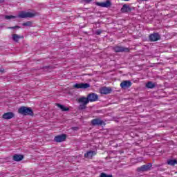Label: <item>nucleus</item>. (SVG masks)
<instances>
[{
	"label": "nucleus",
	"instance_id": "1",
	"mask_svg": "<svg viewBox=\"0 0 177 177\" xmlns=\"http://www.w3.org/2000/svg\"><path fill=\"white\" fill-rule=\"evenodd\" d=\"M19 114H21L22 115H34V112L31 108H28L26 106H21L18 109Z\"/></svg>",
	"mask_w": 177,
	"mask_h": 177
},
{
	"label": "nucleus",
	"instance_id": "2",
	"mask_svg": "<svg viewBox=\"0 0 177 177\" xmlns=\"http://www.w3.org/2000/svg\"><path fill=\"white\" fill-rule=\"evenodd\" d=\"M77 102L81 104L79 106V110H85V109H86V105L89 103L87 97H82L78 99Z\"/></svg>",
	"mask_w": 177,
	"mask_h": 177
},
{
	"label": "nucleus",
	"instance_id": "3",
	"mask_svg": "<svg viewBox=\"0 0 177 177\" xmlns=\"http://www.w3.org/2000/svg\"><path fill=\"white\" fill-rule=\"evenodd\" d=\"M151 167H153V165L151 163H148L138 167L137 171L138 172H146L147 171H150V169H151Z\"/></svg>",
	"mask_w": 177,
	"mask_h": 177
},
{
	"label": "nucleus",
	"instance_id": "4",
	"mask_svg": "<svg viewBox=\"0 0 177 177\" xmlns=\"http://www.w3.org/2000/svg\"><path fill=\"white\" fill-rule=\"evenodd\" d=\"M35 14L32 13V12H27L26 11H21L19 12L18 17H19L20 19H27V17H35Z\"/></svg>",
	"mask_w": 177,
	"mask_h": 177
},
{
	"label": "nucleus",
	"instance_id": "5",
	"mask_svg": "<svg viewBox=\"0 0 177 177\" xmlns=\"http://www.w3.org/2000/svg\"><path fill=\"white\" fill-rule=\"evenodd\" d=\"M113 50L116 53H122V52H126V53L129 52V48L124 47L122 46H115L113 48Z\"/></svg>",
	"mask_w": 177,
	"mask_h": 177
},
{
	"label": "nucleus",
	"instance_id": "6",
	"mask_svg": "<svg viewBox=\"0 0 177 177\" xmlns=\"http://www.w3.org/2000/svg\"><path fill=\"white\" fill-rule=\"evenodd\" d=\"M73 88L76 89H87V88H91V84L88 83H79L74 84Z\"/></svg>",
	"mask_w": 177,
	"mask_h": 177
},
{
	"label": "nucleus",
	"instance_id": "7",
	"mask_svg": "<svg viewBox=\"0 0 177 177\" xmlns=\"http://www.w3.org/2000/svg\"><path fill=\"white\" fill-rule=\"evenodd\" d=\"M91 124L94 127H96V126L102 127V126L106 125V123L104 122V121L100 120V118H96V119L92 120H91Z\"/></svg>",
	"mask_w": 177,
	"mask_h": 177
},
{
	"label": "nucleus",
	"instance_id": "8",
	"mask_svg": "<svg viewBox=\"0 0 177 177\" xmlns=\"http://www.w3.org/2000/svg\"><path fill=\"white\" fill-rule=\"evenodd\" d=\"M149 41L151 42H156L157 41H160L161 39V36H160V34L153 32L151 35H149Z\"/></svg>",
	"mask_w": 177,
	"mask_h": 177
},
{
	"label": "nucleus",
	"instance_id": "9",
	"mask_svg": "<svg viewBox=\"0 0 177 177\" xmlns=\"http://www.w3.org/2000/svg\"><path fill=\"white\" fill-rule=\"evenodd\" d=\"M132 86V82L130 80H124L120 83V87L122 89H127Z\"/></svg>",
	"mask_w": 177,
	"mask_h": 177
},
{
	"label": "nucleus",
	"instance_id": "10",
	"mask_svg": "<svg viewBox=\"0 0 177 177\" xmlns=\"http://www.w3.org/2000/svg\"><path fill=\"white\" fill-rule=\"evenodd\" d=\"M87 99L88 100V102H90L91 103H93V102H96V100L99 99V95L95 93H91L87 95Z\"/></svg>",
	"mask_w": 177,
	"mask_h": 177
},
{
	"label": "nucleus",
	"instance_id": "11",
	"mask_svg": "<svg viewBox=\"0 0 177 177\" xmlns=\"http://www.w3.org/2000/svg\"><path fill=\"white\" fill-rule=\"evenodd\" d=\"M67 139V135L62 134L55 137L54 140L57 142V143H60L62 142H64Z\"/></svg>",
	"mask_w": 177,
	"mask_h": 177
},
{
	"label": "nucleus",
	"instance_id": "12",
	"mask_svg": "<svg viewBox=\"0 0 177 177\" xmlns=\"http://www.w3.org/2000/svg\"><path fill=\"white\" fill-rule=\"evenodd\" d=\"M96 5L101 8H110V6H111V1L106 0L105 2H97Z\"/></svg>",
	"mask_w": 177,
	"mask_h": 177
},
{
	"label": "nucleus",
	"instance_id": "13",
	"mask_svg": "<svg viewBox=\"0 0 177 177\" xmlns=\"http://www.w3.org/2000/svg\"><path fill=\"white\" fill-rule=\"evenodd\" d=\"M120 12H122V13H129L132 12V8L128 4H124L120 9Z\"/></svg>",
	"mask_w": 177,
	"mask_h": 177
},
{
	"label": "nucleus",
	"instance_id": "14",
	"mask_svg": "<svg viewBox=\"0 0 177 177\" xmlns=\"http://www.w3.org/2000/svg\"><path fill=\"white\" fill-rule=\"evenodd\" d=\"M100 93H102V95H109V93H111L112 92V89L110 87H102L100 88Z\"/></svg>",
	"mask_w": 177,
	"mask_h": 177
},
{
	"label": "nucleus",
	"instance_id": "15",
	"mask_svg": "<svg viewBox=\"0 0 177 177\" xmlns=\"http://www.w3.org/2000/svg\"><path fill=\"white\" fill-rule=\"evenodd\" d=\"M96 154H97V152L95 151H88L86 153H84V158L92 159L94 156H96Z\"/></svg>",
	"mask_w": 177,
	"mask_h": 177
},
{
	"label": "nucleus",
	"instance_id": "16",
	"mask_svg": "<svg viewBox=\"0 0 177 177\" xmlns=\"http://www.w3.org/2000/svg\"><path fill=\"white\" fill-rule=\"evenodd\" d=\"M13 117H15V113L12 112H7L3 115V118L4 120H10L13 118Z\"/></svg>",
	"mask_w": 177,
	"mask_h": 177
},
{
	"label": "nucleus",
	"instance_id": "17",
	"mask_svg": "<svg viewBox=\"0 0 177 177\" xmlns=\"http://www.w3.org/2000/svg\"><path fill=\"white\" fill-rule=\"evenodd\" d=\"M24 158V156L23 155H19V154H16L14 155L12 157V160H14V161H21V160H23Z\"/></svg>",
	"mask_w": 177,
	"mask_h": 177
},
{
	"label": "nucleus",
	"instance_id": "18",
	"mask_svg": "<svg viewBox=\"0 0 177 177\" xmlns=\"http://www.w3.org/2000/svg\"><path fill=\"white\" fill-rule=\"evenodd\" d=\"M21 38L23 39V38H24V37H23V36L21 37L17 34L12 35V39H13V41H15V42H19V39H20Z\"/></svg>",
	"mask_w": 177,
	"mask_h": 177
},
{
	"label": "nucleus",
	"instance_id": "19",
	"mask_svg": "<svg viewBox=\"0 0 177 177\" xmlns=\"http://www.w3.org/2000/svg\"><path fill=\"white\" fill-rule=\"evenodd\" d=\"M56 106L59 107L62 110V111H68L70 110L69 108L64 106L60 104H56Z\"/></svg>",
	"mask_w": 177,
	"mask_h": 177
},
{
	"label": "nucleus",
	"instance_id": "20",
	"mask_svg": "<svg viewBox=\"0 0 177 177\" xmlns=\"http://www.w3.org/2000/svg\"><path fill=\"white\" fill-rule=\"evenodd\" d=\"M146 86L147 88H148L149 89H153V88L156 87V84L154 83H153V82H148L146 84Z\"/></svg>",
	"mask_w": 177,
	"mask_h": 177
},
{
	"label": "nucleus",
	"instance_id": "21",
	"mask_svg": "<svg viewBox=\"0 0 177 177\" xmlns=\"http://www.w3.org/2000/svg\"><path fill=\"white\" fill-rule=\"evenodd\" d=\"M168 165H171V167H174V165H176L177 164V160L176 159L174 160H167Z\"/></svg>",
	"mask_w": 177,
	"mask_h": 177
},
{
	"label": "nucleus",
	"instance_id": "22",
	"mask_svg": "<svg viewBox=\"0 0 177 177\" xmlns=\"http://www.w3.org/2000/svg\"><path fill=\"white\" fill-rule=\"evenodd\" d=\"M22 26H24V27H31V26H32V22L28 21L25 23H23Z\"/></svg>",
	"mask_w": 177,
	"mask_h": 177
},
{
	"label": "nucleus",
	"instance_id": "23",
	"mask_svg": "<svg viewBox=\"0 0 177 177\" xmlns=\"http://www.w3.org/2000/svg\"><path fill=\"white\" fill-rule=\"evenodd\" d=\"M5 19L6 20H10V19H16V16H13V15H6L5 16Z\"/></svg>",
	"mask_w": 177,
	"mask_h": 177
},
{
	"label": "nucleus",
	"instance_id": "24",
	"mask_svg": "<svg viewBox=\"0 0 177 177\" xmlns=\"http://www.w3.org/2000/svg\"><path fill=\"white\" fill-rule=\"evenodd\" d=\"M100 177H113V175L111 174L108 175L106 173H101Z\"/></svg>",
	"mask_w": 177,
	"mask_h": 177
},
{
	"label": "nucleus",
	"instance_id": "25",
	"mask_svg": "<svg viewBox=\"0 0 177 177\" xmlns=\"http://www.w3.org/2000/svg\"><path fill=\"white\" fill-rule=\"evenodd\" d=\"M102 32H103V30L98 29L95 31V34L96 35H100V34H102Z\"/></svg>",
	"mask_w": 177,
	"mask_h": 177
},
{
	"label": "nucleus",
	"instance_id": "26",
	"mask_svg": "<svg viewBox=\"0 0 177 177\" xmlns=\"http://www.w3.org/2000/svg\"><path fill=\"white\" fill-rule=\"evenodd\" d=\"M8 30H15V28H20V26H15L8 27Z\"/></svg>",
	"mask_w": 177,
	"mask_h": 177
},
{
	"label": "nucleus",
	"instance_id": "27",
	"mask_svg": "<svg viewBox=\"0 0 177 177\" xmlns=\"http://www.w3.org/2000/svg\"><path fill=\"white\" fill-rule=\"evenodd\" d=\"M5 2V0H0V3H3Z\"/></svg>",
	"mask_w": 177,
	"mask_h": 177
},
{
	"label": "nucleus",
	"instance_id": "28",
	"mask_svg": "<svg viewBox=\"0 0 177 177\" xmlns=\"http://www.w3.org/2000/svg\"><path fill=\"white\" fill-rule=\"evenodd\" d=\"M122 1H124L125 2H128L129 0H122Z\"/></svg>",
	"mask_w": 177,
	"mask_h": 177
},
{
	"label": "nucleus",
	"instance_id": "29",
	"mask_svg": "<svg viewBox=\"0 0 177 177\" xmlns=\"http://www.w3.org/2000/svg\"><path fill=\"white\" fill-rule=\"evenodd\" d=\"M0 73H3V70H0Z\"/></svg>",
	"mask_w": 177,
	"mask_h": 177
},
{
	"label": "nucleus",
	"instance_id": "30",
	"mask_svg": "<svg viewBox=\"0 0 177 177\" xmlns=\"http://www.w3.org/2000/svg\"><path fill=\"white\" fill-rule=\"evenodd\" d=\"M86 1H92V0H86Z\"/></svg>",
	"mask_w": 177,
	"mask_h": 177
},
{
	"label": "nucleus",
	"instance_id": "31",
	"mask_svg": "<svg viewBox=\"0 0 177 177\" xmlns=\"http://www.w3.org/2000/svg\"><path fill=\"white\" fill-rule=\"evenodd\" d=\"M142 1H147V0H142Z\"/></svg>",
	"mask_w": 177,
	"mask_h": 177
}]
</instances>
